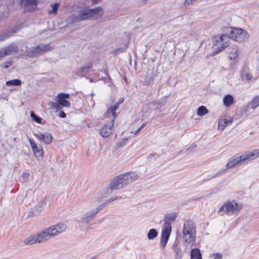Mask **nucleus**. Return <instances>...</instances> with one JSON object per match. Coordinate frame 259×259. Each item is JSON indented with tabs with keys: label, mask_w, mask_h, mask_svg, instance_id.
<instances>
[{
	"label": "nucleus",
	"mask_w": 259,
	"mask_h": 259,
	"mask_svg": "<svg viewBox=\"0 0 259 259\" xmlns=\"http://www.w3.org/2000/svg\"><path fill=\"white\" fill-rule=\"evenodd\" d=\"M150 83V80L149 81H144L143 82V85H148Z\"/></svg>",
	"instance_id": "obj_47"
},
{
	"label": "nucleus",
	"mask_w": 259,
	"mask_h": 259,
	"mask_svg": "<svg viewBox=\"0 0 259 259\" xmlns=\"http://www.w3.org/2000/svg\"><path fill=\"white\" fill-rule=\"evenodd\" d=\"M171 233L162 231L161 237L160 240V246L164 248L169 239Z\"/></svg>",
	"instance_id": "obj_20"
},
{
	"label": "nucleus",
	"mask_w": 259,
	"mask_h": 259,
	"mask_svg": "<svg viewBox=\"0 0 259 259\" xmlns=\"http://www.w3.org/2000/svg\"><path fill=\"white\" fill-rule=\"evenodd\" d=\"M227 125L223 123V120L219 121L218 124V129L223 130Z\"/></svg>",
	"instance_id": "obj_36"
},
{
	"label": "nucleus",
	"mask_w": 259,
	"mask_h": 259,
	"mask_svg": "<svg viewBox=\"0 0 259 259\" xmlns=\"http://www.w3.org/2000/svg\"><path fill=\"white\" fill-rule=\"evenodd\" d=\"M66 114L64 111H61L59 112V116L61 118H65L66 117Z\"/></svg>",
	"instance_id": "obj_44"
},
{
	"label": "nucleus",
	"mask_w": 259,
	"mask_h": 259,
	"mask_svg": "<svg viewBox=\"0 0 259 259\" xmlns=\"http://www.w3.org/2000/svg\"><path fill=\"white\" fill-rule=\"evenodd\" d=\"M69 98V95L65 93H60L56 98L55 100L58 102L62 107H69L70 103L66 100Z\"/></svg>",
	"instance_id": "obj_16"
},
{
	"label": "nucleus",
	"mask_w": 259,
	"mask_h": 259,
	"mask_svg": "<svg viewBox=\"0 0 259 259\" xmlns=\"http://www.w3.org/2000/svg\"><path fill=\"white\" fill-rule=\"evenodd\" d=\"M48 228H47L36 234L39 243L46 242L53 238Z\"/></svg>",
	"instance_id": "obj_13"
},
{
	"label": "nucleus",
	"mask_w": 259,
	"mask_h": 259,
	"mask_svg": "<svg viewBox=\"0 0 259 259\" xmlns=\"http://www.w3.org/2000/svg\"><path fill=\"white\" fill-rule=\"evenodd\" d=\"M226 35L225 34H222L221 35H217L214 36L213 39V41L215 42V44H214V53H219L220 52H222L223 50H224L227 46L228 44L226 42L224 44H221V46L219 47L218 48H215V46H217V42H221L223 43L224 41V37H226Z\"/></svg>",
	"instance_id": "obj_12"
},
{
	"label": "nucleus",
	"mask_w": 259,
	"mask_h": 259,
	"mask_svg": "<svg viewBox=\"0 0 259 259\" xmlns=\"http://www.w3.org/2000/svg\"><path fill=\"white\" fill-rule=\"evenodd\" d=\"M21 4L24 7L25 10L30 11L36 8L37 1L36 0H21Z\"/></svg>",
	"instance_id": "obj_19"
},
{
	"label": "nucleus",
	"mask_w": 259,
	"mask_h": 259,
	"mask_svg": "<svg viewBox=\"0 0 259 259\" xmlns=\"http://www.w3.org/2000/svg\"><path fill=\"white\" fill-rule=\"evenodd\" d=\"M103 15L101 7H97L95 9H85L81 11L78 17L79 21L84 20L90 18L98 19Z\"/></svg>",
	"instance_id": "obj_6"
},
{
	"label": "nucleus",
	"mask_w": 259,
	"mask_h": 259,
	"mask_svg": "<svg viewBox=\"0 0 259 259\" xmlns=\"http://www.w3.org/2000/svg\"><path fill=\"white\" fill-rule=\"evenodd\" d=\"M51 106L53 108L58 111L62 109V106L56 101V102H51L50 103Z\"/></svg>",
	"instance_id": "obj_32"
},
{
	"label": "nucleus",
	"mask_w": 259,
	"mask_h": 259,
	"mask_svg": "<svg viewBox=\"0 0 259 259\" xmlns=\"http://www.w3.org/2000/svg\"><path fill=\"white\" fill-rule=\"evenodd\" d=\"M34 136L41 142L45 144H50L52 141V137L48 133H38L34 134Z\"/></svg>",
	"instance_id": "obj_17"
},
{
	"label": "nucleus",
	"mask_w": 259,
	"mask_h": 259,
	"mask_svg": "<svg viewBox=\"0 0 259 259\" xmlns=\"http://www.w3.org/2000/svg\"><path fill=\"white\" fill-rule=\"evenodd\" d=\"M233 122V120L230 119H225V120H223V123L225 124L227 126H228L230 124H231Z\"/></svg>",
	"instance_id": "obj_42"
},
{
	"label": "nucleus",
	"mask_w": 259,
	"mask_h": 259,
	"mask_svg": "<svg viewBox=\"0 0 259 259\" xmlns=\"http://www.w3.org/2000/svg\"><path fill=\"white\" fill-rule=\"evenodd\" d=\"M30 116L32 120L38 123H41L42 118L37 116L33 111L30 112Z\"/></svg>",
	"instance_id": "obj_31"
},
{
	"label": "nucleus",
	"mask_w": 259,
	"mask_h": 259,
	"mask_svg": "<svg viewBox=\"0 0 259 259\" xmlns=\"http://www.w3.org/2000/svg\"><path fill=\"white\" fill-rule=\"evenodd\" d=\"M227 35L228 38L241 42L248 39V36L247 32L241 28H230L228 29Z\"/></svg>",
	"instance_id": "obj_7"
},
{
	"label": "nucleus",
	"mask_w": 259,
	"mask_h": 259,
	"mask_svg": "<svg viewBox=\"0 0 259 259\" xmlns=\"http://www.w3.org/2000/svg\"><path fill=\"white\" fill-rule=\"evenodd\" d=\"M11 65L10 62H7L5 63V66H4V68H8Z\"/></svg>",
	"instance_id": "obj_45"
},
{
	"label": "nucleus",
	"mask_w": 259,
	"mask_h": 259,
	"mask_svg": "<svg viewBox=\"0 0 259 259\" xmlns=\"http://www.w3.org/2000/svg\"><path fill=\"white\" fill-rule=\"evenodd\" d=\"M28 140L35 157L38 160H41L44 157L42 147L41 145H37L32 139L29 138Z\"/></svg>",
	"instance_id": "obj_10"
},
{
	"label": "nucleus",
	"mask_w": 259,
	"mask_h": 259,
	"mask_svg": "<svg viewBox=\"0 0 259 259\" xmlns=\"http://www.w3.org/2000/svg\"><path fill=\"white\" fill-rule=\"evenodd\" d=\"M117 197H112L110 199H109L108 200L106 201L103 204L104 205V207L107 205H108V204L114 200H115L116 199H117Z\"/></svg>",
	"instance_id": "obj_40"
},
{
	"label": "nucleus",
	"mask_w": 259,
	"mask_h": 259,
	"mask_svg": "<svg viewBox=\"0 0 259 259\" xmlns=\"http://www.w3.org/2000/svg\"><path fill=\"white\" fill-rule=\"evenodd\" d=\"M138 175L135 172H129L120 175L112 180L109 189L112 190L122 189L138 180Z\"/></svg>",
	"instance_id": "obj_3"
},
{
	"label": "nucleus",
	"mask_w": 259,
	"mask_h": 259,
	"mask_svg": "<svg viewBox=\"0 0 259 259\" xmlns=\"http://www.w3.org/2000/svg\"><path fill=\"white\" fill-rule=\"evenodd\" d=\"M198 0H185L184 2V5L185 6H189L195 3Z\"/></svg>",
	"instance_id": "obj_37"
},
{
	"label": "nucleus",
	"mask_w": 259,
	"mask_h": 259,
	"mask_svg": "<svg viewBox=\"0 0 259 259\" xmlns=\"http://www.w3.org/2000/svg\"><path fill=\"white\" fill-rule=\"evenodd\" d=\"M190 259H202V255L199 248H195L191 250Z\"/></svg>",
	"instance_id": "obj_21"
},
{
	"label": "nucleus",
	"mask_w": 259,
	"mask_h": 259,
	"mask_svg": "<svg viewBox=\"0 0 259 259\" xmlns=\"http://www.w3.org/2000/svg\"><path fill=\"white\" fill-rule=\"evenodd\" d=\"M238 48L234 47L232 48V51L230 53L229 58L231 60L235 59L238 56Z\"/></svg>",
	"instance_id": "obj_28"
},
{
	"label": "nucleus",
	"mask_w": 259,
	"mask_h": 259,
	"mask_svg": "<svg viewBox=\"0 0 259 259\" xmlns=\"http://www.w3.org/2000/svg\"><path fill=\"white\" fill-rule=\"evenodd\" d=\"M251 108L255 109L259 106V95L255 97L251 103Z\"/></svg>",
	"instance_id": "obj_30"
},
{
	"label": "nucleus",
	"mask_w": 259,
	"mask_h": 259,
	"mask_svg": "<svg viewBox=\"0 0 259 259\" xmlns=\"http://www.w3.org/2000/svg\"><path fill=\"white\" fill-rule=\"evenodd\" d=\"M37 239L36 234L29 236L24 240V243L27 245L39 243Z\"/></svg>",
	"instance_id": "obj_23"
},
{
	"label": "nucleus",
	"mask_w": 259,
	"mask_h": 259,
	"mask_svg": "<svg viewBox=\"0 0 259 259\" xmlns=\"http://www.w3.org/2000/svg\"><path fill=\"white\" fill-rule=\"evenodd\" d=\"M21 83V80L19 79H17V86L20 85Z\"/></svg>",
	"instance_id": "obj_49"
},
{
	"label": "nucleus",
	"mask_w": 259,
	"mask_h": 259,
	"mask_svg": "<svg viewBox=\"0 0 259 259\" xmlns=\"http://www.w3.org/2000/svg\"><path fill=\"white\" fill-rule=\"evenodd\" d=\"M46 205V201L45 199H42L39 201L34 206V209L35 211L39 213L42 211Z\"/></svg>",
	"instance_id": "obj_25"
},
{
	"label": "nucleus",
	"mask_w": 259,
	"mask_h": 259,
	"mask_svg": "<svg viewBox=\"0 0 259 259\" xmlns=\"http://www.w3.org/2000/svg\"><path fill=\"white\" fill-rule=\"evenodd\" d=\"M118 108L119 104H116L111 106L105 113V117L109 118V121H113V123H114V120L117 117L116 111Z\"/></svg>",
	"instance_id": "obj_14"
},
{
	"label": "nucleus",
	"mask_w": 259,
	"mask_h": 259,
	"mask_svg": "<svg viewBox=\"0 0 259 259\" xmlns=\"http://www.w3.org/2000/svg\"><path fill=\"white\" fill-rule=\"evenodd\" d=\"M171 249L174 253L175 259H182L183 256V252L180 243L175 241L172 245Z\"/></svg>",
	"instance_id": "obj_15"
},
{
	"label": "nucleus",
	"mask_w": 259,
	"mask_h": 259,
	"mask_svg": "<svg viewBox=\"0 0 259 259\" xmlns=\"http://www.w3.org/2000/svg\"><path fill=\"white\" fill-rule=\"evenodd\" d=\"M66 228L67 226L64 223H60L48 227V229L53 238L65 231Z\"/></svg>",
	"instance_id": "obj_11"
},
{
	"label": "nucleus",
	"mask_w": 259,
	"mask_h": 259,
	"mask_svg": "<svg viewBox=\"0 0 259 259\" xmlns=\"http://www.w3.org/2000/svg\"><path fill=\"white\" fill-rule=\"evenodd\" d=\"M6 84L7 85H12L15 86V85H16V79H13L11 80L7 81L6 82Z\"/></svg>",
	"instance_id": "obj_41"
},
{
	"label": "nucleus",
	"mask_w": 259,
	"mask_h": 259,
	"mask_svg": "<svg viewBox=\"0 0 259 259\" xmlns=\"http://www.w3.org/2000/svg\"><path fill=\"white\" fill-rule=\"evenodd\" d=\"M113 121H109L107 124H104L100 130V135L103 138H107L112 133V128L113 126Z\"/></svg>",
	"instance_id": "obj_18"
},
{
	"label": "nucleus",
	"mask_w": 259,
	"mask_h": 259,
	"mask_svg": "<svg viewBox=\"0 0 259 259\" xmlns=\"http://www.w3.org/2000/svg\"><path fill=\"white\" fill-rule=\"evenodd\" d=\"M92 64L91 63H89L87 66H83L80 68V72H84L85 70L89 69L92 67Z\"/></svg>",
	"instance_id": "obj_38"
},
{
	"label": "nucleus",
	"mask_w": 259,
	"mask_h": 259,
	"mask_svg": "<svg viewBox=\"0 0 259 259\" xmlns=\"http://www.w3.org/2000/svg\"><path fill=\"white\" fill-rule=\"evenodd\" d=\"M1 52H3L4 57L6 55L11 54L12 52V48L10 47L4 49Z\"/></svg>",
	"instance_id": "obj_34"
},
{
	"label": "nucleus",
	"mask_w": 259,
	"mask_h": 259,
	"mask_svg": "<svg viewBox=\"0 0 259 259\" xmlns=\"http://www.w3.org/2000/svg\"><path fill=\"white\" fill-rule=\"evenodd\" d=\"M259 157V149L253 151H246L242 155H235L230 158L226 165V168L220 170L215 176H220L225 173L228 169H230L237 166L240 162H248L256 159Z\"/></svg>",
	"instance_id": "obj_1"
},
{
	"label": "nucleus",
	"mask_w": 259,
	"mask_h": 259,
	"mask_svg": "<svg viewBox=\"0 0 259 259\" xmlns=\"http://www.w3.org/2000/svg\"><path fill=\"white\" fill-rule=\"evenodd\" d=\"M124 50H125V49H122V48L121 49L118 48V49H116L115 50V51L116 53L117 52H123Z\"/></svg>",
	"instance_id": "obj_46"
},
{
	"label": "nucleus",
	"mask_w": 259,
	"mask_h": 259,
	"mask_svg": "<svg viewBox=\"0 0 259 259\" xmlns=\"http://www.w3.org/2000/svg\"><path fill=\"white\" fill-rule=\"evenodd\" d=\"M213 259H221L222 257V254L220 253H212L211 256Z\"/></svg>",
	"instance_id": "obj_35"
},
{
	"label": "nucleus",
	"mask_w": 259,
	"mask_h": 259,
	"mask_svg": "<svg viewBox=\"0 0 259 259\" xmlns=\"http://www.w3.org/2000/svg\"><path fill=\"white\" fill-rule=\"evenodd\" d=\"M196 226L192 220L184 221L182 229L183 242L189 245L194 243L196 239Z\"/></svg>",
	"instance_id": "obj_4"
},
{
	"label": "nucleus",
	"mask_w": 259,
	"mask_h": 259,
	"mask_svg": "<svg viewBox=\"0 0 259 259\" xmlns=\"http://www.w3.org/2000/svg\"><path fill=\"white\" fill-rule=\"evenodd\" d=\"M123 101V98H121L119 100V101L116 103V104H119V105Z\"/></svg>",
	"instance_id": "obj_48"
},
{
	"label": "nucleus",
	"mask_w": 259,
	"mask_h": 259,
	"mask_svg": "<svg viewBox=\"0 0 259 259\" xmlns=\"http://www.w3.org/2000/svg\"><path fill=\"white\" fill-rule=\"evenodd\" d=\"M242 75L248 81L251 80L252 78V74L249 72H245V70L242 71Z\"/></svg>",
	"instance_id": "obj_33"
},
{
	"label": "nucleus",
	"mask_w": 259,
	"mask_h": 259,
	"mask_svg": "<svg viewBox=\"0 0 259 259\" xmlns=\"http://www.w3.org/2000/svg\"><path fill=\"white\" fill-rule=\"evenodd\" d=\"M30 177V173L29 170L24 171L20 175L19 181L22 183H26L28 181Z\"/></svg>",
	"instance_id": "obj_24"
},
{
	"label": "nucleus",
	"mask_w": 259,
	"mask_h": 259,
	"mask_svg": "<svg viewBox=\"0 0 259 259\" xmlns=\"http://www.w3.org/2000/svg\"><path fill=\"white\" fill-rule=\"evenodd\" d=\"M8 35L7 33H4L0 35V41H2L8 37Z\"/></svg>",
	"instance_id": "obj_43"
},
{
	"label": "nucleus",
	"mask_w": 259,
	"mask_h": 259,
	"mask_svg": "<svg viewBox=\"0 0 259 259\" xmlns=\"http://www.w3.org/2000/svg\"><path fill=\"white\" fill-rule=\"evenodd\" d=\"M158 235V232L155 229H151L149 230L147 234L148 239L153 240Z\"/></svg>",
	"instance_id": "obj_26"
},
{
	"label": "nucleus",
	"mask_w": 259,
	"mask_h": 259,
	"mask_svg": "<svg viewBox=\"0 0 259 259\" xmlns=\"http://www.w3.org/2000/svg\"><path fill=\"white\" fill-rule=\"evenodd\" d=\"M243 204L235 200L225 201L220 208L218 213L220 215L237 214L243 208Z\"/></svg>",
	"instance_id": "obj_5"
},
{
	"label": "nucleus",
	"mask_w": 259,
	"mask_h": 259,
	"mask_svg": "<svg viewBox=\"0 0 259 259\" xmlns=\"http://www.w3.org/2000/svg\"><path fill=\"white\" fill-rule=\"evenodd\" d=\"M177 214L175 213L166 214L163 219L164 225L162 231L171 232V224L177 218Z\"/></svg>",
	"instance_id": "obj_9"
},
{
	"label": "nucleus",
	"mask_w": 259,
	"mask_h": 259,
	"mask_svg": "<svg viewBox=\"0 0 259 259\" xmlns=\"http://www.w3.org/2000/svg\"><path fill=\"white\" fill-rule=\"evenodd\" d=\"M99 201L98 199L92 201L89 205V211L84 213L78 221L79 227L81 230L87 231L90 229V223L104 208V204H98Z\"/></svg>",
	"instance_id": "obj_2"
},
{
	"label": "nucleus",
	"mask_w": 259,
	"mask_h": 259,
	"mask_svg": "<svg viewBox=\"0 0 259 259\" xmlns=\"http://www.w3.org/2000/svg\"><path fill=\"white\" fill-rule=\"evenodd\" d=\"M147 122H145L144 123H143L135 132L134 134L135 135H136L137 134H138L140 131L144 127H145L146 124H147Z\"/></svg>",
	"instance_id": "obj_39"
},
{
	"label": "nucleus",
	"mask_w": 259,
	"mask_h": 259,
	"mask_svg": "<svg viewBox=\"0 0 259 259\" xmlns=\"http://www.w3.org/2000/svg\"><path fill=\"white\" fill-rule=\"evenodd\" d=\"M234 103V99L231 95H227L223 98V103L225 107H230Z\"/></svg>",
	"instance_id": "obj_22"
},
{
	"label": "nucleus",
	"mask_w": 259,
	"mask_h": 259,
	"mask_svg": "<svg viewBox=\"0 0 259 259\" xmlns=\"http://www.w3.org/2000/svg\"><path fill=\"white\" fill-rule=\"evenodd\" d=\"M52 50L53 47L50 44H39L35 47L27 50L26 55L30 57H36Z\"/></svg>",
	"instance_id": "obj_8"
},
{
	"label": "nucleus",
	"mask_w": 259,
	"mask_h": 259,
	"mask_svg": "<svg viewBox=\"0 0 259 259\" xmlns=\"http://www.w3.org/2000/svg\"><path fill=\"white\" fill-rule=\"evenodd\" d=\"M59 6V4L58 3H56L53 5H51V7H52V10L48 11V14L49 15L56 14Z\"/></svg>",
	"instance_id": "obj_29"
},
{
	"label": "nucleus",
	"mask_w": 259,
	"mask_h": 259,
	"mask_svg": "<svg viewBox=\"0 0 259 259\" xmlns=\"http://www.w3.org/2000/svg\"><path fill=\"white\" fill-rule=\"evenodd\" d=\"M208 112L207 109L204 106H201L197 109V114L199 116H203Z\"/></svg>",
	"instance_id": "obj_27"
},
{
	"label": "nucleus",
	"mask_w": 259,
	"mask_h": 259,
	"mask_svg": "<svg viewBox=\"0 0 259 259\" xmlns=\"http://www.w3.org/2000/svg\"><path fill=\"white\" fill-rule=\"evenodd\" d=\"M4 57V55H3V52H0V59Z\"/></svg>",
	"instance_id": "obj_50"
}]
</instances>
